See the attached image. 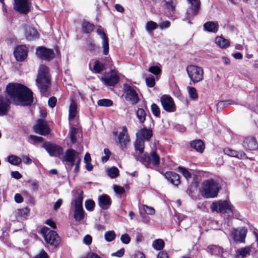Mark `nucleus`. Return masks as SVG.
Listing matches in <instances>:
<instances>
[{
  "label": "nucleus",
  "mask_w": 258,
  "mask_h": 258,
  "mask_svg": "<svg viewBox=\"0 0 258 258\" xmlns=\"http://www.w3.org/2000/svg\"><path fill=\"white\" fill-rule=\"evenodd\" d=\"M6 96L17 105L30 106L33 102V93L26 86L17 83H9L6 89Z\"/></svg>",
  "instance_id": "nucleus-1"
},
{
  "label": "nucleus",
  "mask_w": 258,
  "mask_h": 258,
  "mask_svg": "<svg viewBox=\"0 0 258 258\" xmlns=\"http://www.w3.org/2000/svg\"><path fill=\"white\" fill-rule=\"evenodd\" d=\"M36 84L41 95L47 94L50 85V75L49 68L45 65H41L38 71Z\"/></svg>",
  "instance_id": "nucleus-2"
},
{
  "label": "nucleus",
  "mask_w": 258,
  "mask_h": 258,
  "mask_svg": "<svg viewBox=\"0 0 258 258\" xmlns=\"http://www.w3.org/2000/svg\"><path fill=\"white\" fill-rule=\"evenodd\" d=\"M224 184L226 185L225 183L219 185L213 178L208 179L202 183L200 189L201 195L207 199L216 198Z\"/></svg>",
  "instance_id": "nucleus-3"
},
{
  "label": "nucleus",
  "mask_w": 258,
  "mask_h": 258,
  "mask_svg": "<svg viewBox=\"0 0 258 258\" xmlns=\"http://www.w3.org/2000/svg\"><path fill=\"white\" fill-rule=\"evenodd\" d=\"M83 192L81 191L74 197L71 203V208H74V218L76 221H81L85 217V212L83 208Z\"/></svg>",
  "instance_id": "nucleus-4"
},
{
  "label": "nucleus",
  "mask_w": 258,
  "mask_h": 258,
  "mask_svg": "<svg viewBox=\"0 0 258 258\" xmlns=\"http://www.w3.org/2000/svg\"><path fill=\"white\" fill-rule=\"evenodd\" d=\"M40 232L47 244L55 247L57 246L59 244L60 238L55 231L44 227L41 229Z\"/></svg>",
  "instance_id": "nucleus-5"
},
{
  "label": "nucleus",
  "mask_w": 258,
  "mask_h": 258,
  "mask_svg": "<svg viewBox=\"0 0 258 258\" xmlns=\"http://www.w3.org/2000/svg\"><path fill=\"white\" fill-rule=\"evenodd\" d=\"M186 72L190 80L194 84L204 79V70L196 65H189L186 67Z\"/></svg>",
  "instance_id": "nucleus-6"
},
{
  "label": "nucleus",
  "mask_w": 258,
  "mask_h": 258,
  "mask_svg": "<svg viewBox=\"0 0 258 258\" xmlns=\"http://www.w3.org/2000/svg\"><path fill=\"white\" fill-rule=\"evenodd\" d=\"M112 134L114 136H117L116 140L117 145L122 150L125 151L130 142V136L127 133V128L125 126L122 128V131L118 134L117 132L113 131Z\"/></svg>",
  "instance_id": "nucleus-7"
},
{
  "label": "nucleus",
  "mask_w": 258,
  "mask_h": 258,
  "mask_svg": "<svg viewBox=\"0 0 258 258\" xmlns=\"http://www.w3.org/2000/svg\"><path fill=\"white\" fill-rule=\"evenodd\" d=\"M210 208L212 212L220 213H229L232 212V208L233 206L226 200H219L213 202Z\"/></svg>",
  "instance_id": "nucleus-8"
},
{
  "label": "nucleus",
  "mask_w": 258,
  "mask_h": 258,
  "mask_svg": "<svg viewBox=\"0 0 258 258\" xmlns=\"http://www.w3.org/2000/svg\"><path fill=\"white\" fill-rule=\"evenodd\" d=\"M123 91L125 99L133 105L137 104L140 101L138 93L134 86L125 83L123 85Z\"/></svg>",
  "instance_id": "nucleus-9"
},
{
  "label": "nucleus",
  "mask_w": 258,
  "mask_h": 258,
  "mask_svg": "<svg viewBox=\"0 0 258 258\" xmlns=\"http://www.w3.org/2000/svg\"><path fill=\"white\" fill-rule=\"evenodd\" d=\"M138 160L147 167H149L151 164L158 166L160 164V157L156 151L152 152L150 155L145 154L139 157Z\"/></svg>",
  "instance_id": "nucleus-10"
},
{
  "label": "nucleus",
  "mask_w": 258,
  "mask_h": 258,
  "mask_svg": "<svg viewBox=\"0 0 258 258\" xmlns=\"http://www.w3.org/2000/svg\"><path fill=\"white\" fill-rule=\"evenodd\" d=\"M42 147L44 148L51 156L59 157L63 153V149L61 146L49 142L43 143Z\"/></svg>",
  "instance_id": "nucleus-11"
},
{
  "label": "nucleus",
  "mask_w": 258,
  "mask_h": 258,
  "mask_svg": "<svg viewBox=\"0 0 258 258\" xmlns=\"http://www.w3.org/2000/svg\"><path fill=\"white\" fill-rule=\"evenodd\" d=\"M35 133L42 136H46L50 134L51 129L47 122L43 119H38L37 123L33 126Z\"/></svg>",
  "instance_id": "nucleus-12"
},
{
  "label": "nucleus",
  "mask_w": 258,
  "mask_h": 258,
  "mask_svg": "<svg viewBox=\"0 0 258 258\" xmlns=\"http://www.w3.org/2000/svg\"><path fill=\"white\" fill-rule=\"evenodd\" d=\"M190 4L188 7L186 14L188 19H193L197 15L201 9V2L200 0H187Z\"/></svg>",
  "instance_id": "nucleus-13"
},
{
  "label": "nucleus",
  "mask_w": 258,
  "mask_h": 258,
  "mask_svg": "<svg viewBox=\"0 0 258 258\" xmlns=\"http://www.w3.org/2000/svg\"><path fill=\"white\" fill-rule=\"evenodd\" d=\"M160 101L163 109L166 111L168 112L175 111L176 106L171 97L166 95H163L160 98Z\"/></svg>",
  "instance_id": "nucleus-14"
},
{
  "label": "nucleus",
  "mask_w": 258,
  "mask_h": 258,
  "mask_svg": "<svg viewBox=\"0 0 258 258\" xmlns=\"http://www.w3.org/2000/svg\"><path fill=\"white\" fill-rule=\"evenodd\" d=\"M30 6L29 0H15L14 9L19 13L26 14L29 12Z\"/></svg>",
  "instance_id": "nucleus-15"
},
{
  "label": "nucleus",
  "mask_w": 258,
  "mask_h": 258,
  "mask_svg": "<svg viewBox=\"0 0 258 258\" xmlns=\"http://www.w3.org/2000/svg\"><path fill=\"white\" fill-rule=\"evenodd\" d=\"M37 54L42 59L50 61L55 57V54L51 49L39 47L36 50Z\"/></svg>",
  "instance_id": "nucleus-16"
},
{
  "label": "nucleus",
  "mask_w": 258,
  "mask_h": 258,
  "mask_svg": "<svg viewBox=\"0 0 258 258\" xmlns=\"http://www.w3.org/2000/svg\"><path fill=\"white\" fill-rule=\"evenodd\" d=\"M100 80L106 86H114L118 83L119 77L115 72L111 71L104 77H101Z\"/></svg>",
  "instance_id": "nucleus-17"
},
{
  "label": "nucleus",
  "mask_w": 258,
  "mask_h": 258,
  "mask_svg": "<svg viewBox=\"0 0 258 258\" xmlns=\"http://www.w3.org/2000/svg\"><path fill=\"white\" fill-rule=\"evenodd\" d=\"M28 50L24 45L17 46L14 51V54L17 60L23 61L27 57Z\"/></svg>",
  "instance_id": "nucleus-18"
},
{
  "label": "nucleus",
  "mask_w": 258,
  "mask_h": 258,
  "mask_svg": "<svg viewBox=\"0 0 258 258\" xmlns=\"http://www.w3.org/2000/svg\"><path fill=\"white\" fill-rule=\"evenodd\" d=\"M79 153L74 149H68L63 156L64 160L70 166L75 164V159L78 156Z\"/></svg>",
  "instance_id": "nucleus-19"
},
{
  "label": "nucleus",
  "mask_w": 258,
  "mask_h": 258,
  "mask_svg": "<svg viewBox=\"0 0 258 258\" xmlns=\"http://www.w3.org/2000/svg\"><path fill=\"white\" fill-rule=\"evenodd\" d=\"M10 101L3 96H0V116L7 115L10 110Z\"/></svg>",
  "instance_id": "nucleus-20"
},
{
  "label": "nucleus",
  "mask_w": 258,
  "mask_h": 258,
  "mask_svg": "<svg viewBox=\"0 0 258 258\" xmlns=\"http://www.w3.org/2000/svg\"><path fill=\"white\" fill-rule=\"evenodd\" d=\"M242 145L245 149L249 150H255L258 148L256 139L252 137L245 138L243 141Z\"/></svg>",
  "instance_id": "nucleus-21"
},
{
  "label": "nucleus",
  "mask_w": 258,
  "mask_h": 258,
  "mask_svg": "<svg viewBox=\"0 0 258 258\" xmlns=\"http://www.w3.org/2000/svg\"><path fill=\"white\" fill-rule=\"evenodd\" d=\"M112 201L109 196L103 194L98 198V205L101 209L107 210L111 206Z\"/></svg>",
  "instance_id": "nucleus-22"
},
{
  "label": "nucleus",
  "mask_w": 258,
  "mask_h": 258,
  "mask_svg": "<svg viewBox=\"0 0 258 258\" xmlns=\"http://www.w3.org/2000/svg\"><path fill=\"white\" fill-rule=\"evenodd\" d=\"M246 232V230L244 228L235 230L232 233L234 240L239 243H244Z\"/></svg>",
  "instance_id": "nucleus-23"
},
{
  "label": "nucleus",
  "mask_w": 258,
  "mask_h": 258,
  "mask_svg": "<svg viewBox=\"0 0 258 258\" xmlns=\"http://www.w3.org/2000/svg\"><path fill=\"white\" fill-rule=\"evenodd\" d=\"M219 24L217 22L208 21L203 25V29L205 31L216 33L219 30Z\"/></svg>",
  "instance_id": "nucleus-24"
},
{
  "label": "nucleus",
  "mask_w": 258,
  "mask_h": 258,
  "mask_svg": "<svg viewBox=\"0 0 258 258\" xmlns=\"http://www.w3.org/2000/svg\"><path fill=\"white\" fill-rule=\"evenodd\" d=\"M223 151L225 154L231 157H236L238 159L247 158L245 153L242 151L238 152L230 148H225Z\"/></svg>",
  "instance_id": "nucleus-25"
},
{
  "label": "nucleus",
  "mask_w": 258,
  "mask_h": 258,
  "mask_svg": "<svg viewBox=\"0 0 258 258\" xmlns=\"http://www.w3.org/2000/svg\"><path fill=\"white\" fill-rule=\"evenodd\" d=\"M190 147L199 153L204 151L205 146L202 140H195L190 142Z\"/></svg>",
  "instance_id": "nucleus-26"
},
{
  "label": "nucleus",
  "mask_w": 258,
  "mask_h": 258,
  "mask_svg": "<svg viewBox=\"0 0 258 258\" xmlns=\"http://www.w3.org/2000/svg\"><path fill=\"white\" fill-rule=\"evenodd\" d=\"M206 250L211 255L220 256H222L223 252V249L221 247L213 244L209 245L207 247Z\"/></svg>",
  "instance_id": "nucleus-27"
},
{
  "label": "nucleus",
  "mask_w": 258,
  "mask_h": 258,
  "mask_svg": "<svg viewBox=\"0 0 258 258\" xmlns=\"http://www.w3.org/2000/svg\"><path fill=\"white\" fill-rule=\"evenodd\" d=\"M86 49L90 52L94 54H97L99 52L100 47L96 45L92 39H89L86 43Z\"/></svg>",
  "instance_id": "nucleus-28"
},
{
  "label": "nucleus",
  "mask_w": 258,
  "mask_h": 258,
  "mask_svg": "<svg viewBox=\"0 0 258 258\" xmlns=\"http://www.w3.org/2000/svg\"><path fill=\"white\" fill-rule=\"evenodd\" d=\"M215 43L220 48H226L230 46V42L228 39L221 36H218L215 38Z\"/></svg>",
  "instance_id": "nucleus-29"
},
{
  "label": "nucleus",
  "mask_w": 258,
  "mask_h": 258,
  "mask_svg": "<svg viewBox=\"0 0 258 258\" xmlns=\"http://www.w3.org/2000/svg\"><path fill=\"white\" fill-rule=\"evenodd\" d=\"M29 210L27 208L17 209L13 213V215L18 220L25 218L29 213Z\"/></svg>",
  "instance_id": "nucleus-30"
},
{
  "label": "nucleus",
  "mask_w": 258,
  "mask_h": 258,
  "mask_svg": "<svg viewBox=\"0 0 258 258\" xmlns=\"http://www.w3.org/2000/svg\"><path fill=\"white\" fill-rule=\"evenodd\" d=\"M25 36L27 39L32 40L38 37V33L37 30L31 27H28L25 32Z\"/></svg>",
  "instance_id": "nucleus-31"
},
{
  "label": "nucleus",
  "mask_w": 258,
  "mask_h": 258,
  "mask_svg": "<svg viewBox=\"0 0 258 258\" xmlns=\"http://www.w3.org/2000/svg\"><path fill=\"white\" fill-rule=\"evenodd\" d=\"M250 251L251 247L250 246H246L238 249L236 251V255L237 257L241 256L242 258H244L250 255Z\"/></svg>",
  "instance_id": "nucleus-32"
},
{
  "label": "nucleus",
  "mask_w": 258,
  "mask_h": 258,
  "mask_svg": "<svg viewBox=\"0 0 258 258\" xmlns=\"http://www.w3.org/2000/svg\"><path fill=\"white\" fill-rule=\"evenodd\" d=\"M95 28V25L88 22L85 21L82 25V29L83 32L86 34H90L93 31Z\"/></svg>",
  "instance_id": "nucleus-33"
},
{
  "label": "nucleus",
  "mask_w": 258,
  "mask_h": 258,
  "mask_svg": "<svg viewBox=\"0 0 258 258\" xmlns=\"http://www.w3.org/2000/svg\"><path fill=\"white\" fill-rule=\"evenodd\" d=\"M136 114L140 123L145 122L146 117V113L143 108H138L136 112Z\"/></svg>",
  "instance_id": "nucleus-34"
},
{
  "label": "nucleus",
  "mask_w": 258,
  "mask_h": 258,
  "mask_svg": "<svg viewBox=\"0 0 258 258\" xmlns=\"http://www.w3.org/2000/svg\"><path fill=\"white\" fill-rule=\"evenodd\" d=\"M113 189L115 193L120 197H126L125 189L123 187L114 184L113 185Z\"/></svg>",
  "instance_id": "nucleus-35"
},
{
  "label": "nucleus",
  "mask_w": 258,
  "mask_h": 258,
  "mask_svg": "<svg viewBox=\"0 0 258 258\" xmlns=\"http://www.w3.org/2000/svg\"><path fill=\"white\" fill-rule=\"evenodd\" d=\"M165 245V242L162 239H157L155 240L153 243L152 246L155 249L157 250H162Z\"/></svg>",
  "instance_id": "nucleus-36"
},
{
  "label": "nucleus",
  "mask_w": 258,
  "mask_h": 258,
  "mask_svg": "<svg viewBox=\"0 0 258 258\" xmlns=\"http://www.w3.org/2000/svg\"><path fill=\"white\" fill-rule=\"evenodd\" d=\"M105 69L104 64L101 63L99 60H96L94 62L93 72L96 74H99Z\"/></svg>",
  "instance_id": "nucleus-37"
},
{
  "label": "nucleus",
  "mask_w": 258,
  "mask_h": 258,
  "mask_svg": "<svg viewBox=\"0 0 258 258\" xmlns=\"http://www.w3.org/2000/svg\"><path fill=\"white\" fill-rule=\"evenodd\" d=\"M145 142L143 139H138L135 143L136 150L139 151L140 154H142L144 150Z\"/></svg>",
  "instance_id": "nucleus-38"
},
{
  "label": "nucleus",
  "mask_w": 258,
  "mask_h": 258,
  "mask_svg": "<svg viewBox=\"0 0 258 258\" xmlns=\"http://www.w3.org/2000/svg\"><path fill=\"white\" fill-rule=\"evenodd\" d=\"M44 139L42 137L35 135H30L28 139V142L33 144L42 143Z\"/></svg>",
  "instance_id": "nucleus-39"
},
{
  "label": "nucleus",
  "mask_w": 258,
  "mask_h": 258,
  "mask_svg": "<svg viewBox=\"0 0 258 258\" xmlns=\"http://www.w3.org/2000/svg\"><path fill=\"white\" fill-rule=\"evenodd\" d=\"M141 135L146 140H149L152 136V131L146 128H142L140 132Z\"/></svg>",
  "instance_id": "nucleus-40"
},
{
  "label": "nucleus",
  "mask_w": 258,
  "mask_h": 258,
  "mask_svg": "<svg viewBox=\"0 0 258 258\" xmlns=\"http://www.w3.org/2000/svg\"><path fill=\"white\" fill-rule=\"evenodd\" d=\"M8 162L14 165H18L20 164L22 162V159L15 155H10L8 158Z\"/></svg>",
  "instance_id": "nucleus-41"
},
{
  "label": "nucleus",
  "mask_w": 258,
  "mask_h": 258,
  "mask_svg": "<svg viewBox=\"0 0 258 258\" xmlns=\"http://www.w3.org/2000/svg\"><path fill=\"white\" fill-rule=\"evenodd\" d=\"M77 113V105L75 102L72 101L69 108V118L74 119Z\"/></svg>",
  "instance_id": "nucleus-42"
},
{
  "label": "nucleus",
  "mask_w": 258,
  "mask_h": 258,
  "mask_svg": "<svg viewBox=\"0 0 258 258\" xmlns=\"http://www.w3.org/2000/svg\"><path fill=\"white\" fill-rule=\"evenodd\" d=\"M97 104L99 106L110 107L113 105V101L109 99H102L97 101Z\"/></svg>",
  "instance_id": "nucleus-43"
},
{
  "label": "nucleus",
  "mask_w": 258,
  "mask_h": 258,
  "mask_svg": "<svg viewBox=\"0 0 258 258\" xmlns=\"http://www.w3.org/2000/svg\"><path fill=\"white\" fill-rule=\"evenodd\" d=\"M158 28V24L157 23L153 21H148L146 25V30L149 32H151Z\"/></svg>",
  "instance_id": "nucleus-44"
},
{
  "label": "nucleus",
  "mask_w": 258,
  "mask_h": 258,
  "mask_svg": "<svg viewBox=\"0 0 258 258\" xmlns=\"http://www.w3.org/2000/svg\"><path fill=\"white\" fill-rule=\"evenodd\" d=\"M115 233L113 230L107 231L104 234L105 239L107 242H111L113 241L115 239Z\"/></svg>",
  "instance_id": "nucleus-45"
},
{
  "label": "nucleus",
  "mask_w": 258,
  "mask_h": 258,
  "mask_svg": "<svg viewBox=\"0 0 258 258\" xmlns=\"http://www.w3.org/2000/svg\"><path fill=\"white\" fill-rule=\"evenodd\" d=\"M176 170L181 173L184 177H191V175L188 169L182 167L178 166Z\"/></svg>",
  "instance_id": "nucleus-46"
},
{
  "label": "nucleus",
  "mask_w": 258,
  "mask_h": 258,
  "mask_svg": "<svg viewBox=\"0 0 258 258\" xmlns=\"http://www.w3.org/2000/svg\"><path fill=\"white\" fill-rule=\"evenodd\" d=\"M151 110L153 113V114L157 117H160V109L158 106L155 104L153 103L151 106Z\"/></svg>",
  "instance_id": "nucleus-47"
},
{
  "label": "nucleus",
  "mask_w": 258,
  "mask_h": 258,
  "mask_svg": "<svg viewBox=\"0 0 258 258\" xmlns=\"http://www.w3.org/2000/svg\"><path fill=\"white\" fill-rule=\"evenodd\" d=\"M107 174L110 177H116L118 175L119 170L117 167H112L107 170Z\"/></svg>",
  "instance_id": "nucleus-48"
},
{
  "label": "nucleus",
  "mask_w": 258,
  "mask_h": 258,
  "mask_svg": "<svg viewBox=\"0 0 258 258\" xmlns=\"http://www.w3.org/2000/svg\"><path fill=\"white\" fill-rule=\"evenodd\" d=\"M163 2H165L164 6L168 10V12L170 14L173 13L175 10V7L173 5L172 1L169 0V2H167L164 0Z\"/></svg>",
  "instance_id": "nucleus-49"
},
{
  "label": "nucleus",
  "mask_w": 258,
  "mask_h": 258,
  "mask_svg": "<svg viewBox=\"0 0 258 258\" xmlns=\"http://www.w3.org/2000/svg\"><path fill=\"white\" fill-rule=\"evenodd\" d=\"M188 91L189 95L191 99L193 100L197 99L198 98V94L197 93L196 89L193 87H188Z\"/></svg>",
  "instance_id": "nucleus-50"
},
{
  "label": "nucleus",
  "mask_w": 258,
  "mask_h": 258,
  "mask_svg": "<svg viewBox=\"0 0 258 258\" xmlns=\"http://www.w3.org/2000/svg\"><path fill=\"white\" fill-rule=\"evenodd\" d=\"M103 53L104 55H107L109 53V39L106 38L102 40Z\"/></svg>",
  "instance_id": "nucleus-51"
},
{
  "label": "nucleus",
  "mask_w": 258,
  "mask_h": 258,
  "mask_svg": "<svg viewBox=\"0 0 258 258\" xmlns=\"http://www.w3.org/2000/svg\"><path fill=\"white\" fill-rule=\"evenodd\" d=\"M95 202L92 200H87L85 202V207L87 210L93 211L95 207Z\"/></svg>",
  "instance_id": "nucleus-52"
},
{
  "label": "nucleus",
  "mask_w": 258,
  "mask_h": 258,
  "mask_svg": "<svg viewBox=\"0 0 258 258\" xmlns=\"http://www.w3.org/2000/svg\"><path fill=\"white\" fill-rule=\"evenodd\" d=\"M76 134L77 129L75 127L72 128L69 134V136H70L72 144H75L77 141Z\"/></svg>",
  "instance_id": "nucleus-53"
},
{
  "label": "nucleus",
  "mask_w": 258,
  "mask_h": 258,
  "mask_svg": "<svg viewBox=\"0 0 258 258\" xmlns=\"http://www.w3.org/2000/svg\"><path fill=\"white\" fill-rule=\"evenodd\" d=\"M148 71L155 75H158L161 73V69L157 66H153L149 68Z\"/></svg>",
  "instance_id": "nucleus-54"
},
{
  "label": "nucleus",
  "mask_w": 258,
  "mask_h": 258,
  "mask_svg": "<svg viewBox=\"0 0 258 258\" xmlns=\"http://www.w3.org/2000/svg\"><path fill=\"white\" fill-rule=\"evenodd\" d=\"M146 83L148 87L152 88L155 86V78L153 76L147 77L146 78Z\"/></svg>",
  "instance_id": "nucleus-55"
},
{
  "label": "nucleus",
  "mask_w": 258,
  "mask_h": 258,
  "mask_svg": "<svg viewBox=\"0 0 258 258\" xmlns=\"http://www.w3.org/2000/svg\"><path fill=\"white\" fill-rule=\"evenodd\" d=\"M120 240L123 243L127 244L130 242L131 237L128 234L125 233L121 236Z\"/></svg>",
  "instance_id": "nucleus-56"
},
{
  "label": "nucleus",
  "mask_w": 258,
  "mask_h": 258,
  "mask_svg": "<svg viewBox=\"0 0 258 258\" xmlns=\"http://www.w3.org/2000/svg\"><path fill=\"white\" fill-rule=\"evenodd\" d=\"M143 209L146 214L153 215L155 214V211L152 207H148L147 205H143Z\"/></svg>",
  "instance_id": "nucleus-57"
},
{
  "label": "nucleus",
  "mask_w": 258,
  "mask_h": 258,
  "mask_svg": "<svg viewBox=\"0 0 258 258\" xmlns=\"http://www.w3.org/2000/svg\"><path fill=\"white\" fill-rule=\"evenodd\" d=\"M96 33L98 35L100 36L102 40L108 38L104 31L103 28L100 26H99V28L97 29Z\"/></svg>",
  "instance_id": "nucleus-58"
},
{
  "label": "nucleus",
  "mask_w": 258,
  "mask_h": 258,
  "mask_svg": "<svg viewBox=\"0 0 258 258\" xmlns=\"http://www.w3.org/2000/svg\"><path fill=\"white\" fill-rule=\"evenodd\" d=\"M57 102V99L55 97L52 96L49 98L48 101V106L50 108H54L55 106L56 105Z\"/></svg>",
  "instance_id": "nucleus-59"
},
{
  "label": "nucleus",
  "mask_w": 258,
  "mask_h": 258,
  "mask_svg": "<svg viewBox=\"0 0 258 258\" xmlns=\"http://www.w3.org/2000/svg\"><path fill=\"white\" fill-rule=\"evenodd\" d=\"M28 186L31 188L32 189L36 190L38 189V185L36 181H29L27 183Z\"/></svg>",
  "instance_id": "nucleus-60"
},
{
  "label": "nucleus",
  "mask_w": 258,
  "mask_h": 258,
  "mask_svg": "<svg viewBox=\"0 0 258 258\" xmlns=\"http://www.w3.org/2000/svg\"><path fill=\"white\" fill-rule=\"evenodd\" d=\"M104 153L105 154V156L102 157V161L104 162L107 161L108 159L111 155V152L108 148H105L104 149Z\"/></svg>",
  "instance_id": "nucleus-61"
},
{
  "label": "nucleus",
  "mask_w": 258,
  "mask_h": 258,
  "mask_svg": "<svg viewBox=\"0 0 258 258\" xmlns=\"http://www.w3.org/2000/svg\"><path fill=\"white\" fill-rule=\"evenodd\" d=\"M170 25H171V23L169 21H165L161 22L159 24V28L161 30H163V29H167V28H169L170 26Z\"/></svg>",
  "instance_id": "nucleus-62"
},
{
  "label": "nucleus",
  "mask_w": 258,
  "mask_h": 258,
  "mask_svg": "<svg viewBox=\"0 0 258 258\" xmlns=\"http://www.w3.org/2000/svg\"><path fill=\"white\" fill-rule=\"evenodd\" d=\"M124 251H125L124 248H121L119 250H117L116 252L111 253V255L112 256H116L118 257H121L123 255V254L124 253Z\"/></svg>",
  "instance_id": "nucleus-63"
},
{
  "label": "nucleus",
  "mask_w": 258,
  "mask_h": 258,
  "mask_svg": "<svg viewBox=\"0 0 258 258\" xmlns=\"http://www.w3.org/2000/svg\"><path fill=\"white\" fill-rule=\"evenodd\" d=\"M33 258H49L47 253L44 250H42L40 253L36 255Z\"/></svg>",
  "instance_id": "nucleus-64"
}]
</instances>
